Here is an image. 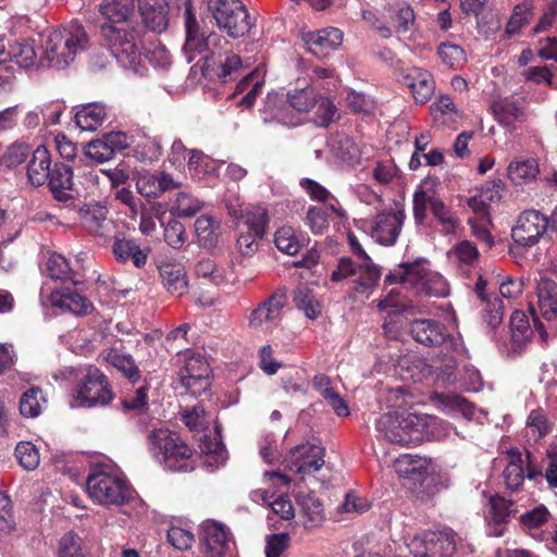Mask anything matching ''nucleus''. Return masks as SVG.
<instances>
[{
    "instance_id": "obj_1",
    "label": "nucleus",
    "mask_w": 557,
    "mask_h": 557,
    "mask_svg": "<svg viewBox=\"0 0 557 557\" xmlns=\"http://www.w3.org/2000/svg\"><path fill=\"white\" fill-rule=\"evenodd\" d=\"M134 10V0H103L99 5V12L107 21L101 33L111 53L123 67L138 72L141 40L137 28L129 23Z\"/></svg>"
},
{
    "instance_id": "obj_2",
    "label": "nucleus",
    "mask_w": 557,
    "mask_h": 557,
    "mask_svg": "<svg viewBox=\"0 0 557 557\" xmlns=\"http://www.w3.org/2000/svg\"><path fill=\"white\" fill-rule=\"evenodd\" d=\"M89 497L106 507H121L137 499V493L115 467L100 463L92 467L86 480Z\"/></svg>"
},
{
    "instance_id": "obj_3",
    "label": "nucleus",
    "mask_w": 557,
    "mask_h": 557,
    "mask_svg": "<svg viewBox=\"0 0 557 557\" xmlns=\"http://www.w3.org/2000/svg\"><path fill=\"white\" fill-rule=\"evenodd\" d=\"M409 332L417 343L442 348L443 366L441 371L449 377L457 367L458 360L465 355V346L460 337L447 334L441 323L431 319L412 321Z\"/></svg>"
},
{
    "instance_id": "obj_4",
    "label": "nucleus",
    "mask_w": 557,
    "mask_h": 557,
    "mask_svg": "<svg viewBox=\"0 0 557 557\" xmlns=\"http://www.w3.org/2000/svg\"><path fill=\"white\" fill-rule=\"evenodd\" d=\"M88 47L89 38L84 27L72 24L49 33L44 44L42 60L51 67L64 69Z\"/></svg>"
},
{
    "instance_id": "obj_5",
    "label": "nucleus",
    "mask_w": 557,
    "mask_h": 557,
    "mask_svg": "<svg viewBox=\"0 0 557 557\" xmlns=\"http://www.w3.org/2000/svg\"><path fill=\"white\" fill-rule=\"evenodd\" d=\"M317 103V92L312 86L295 88L287 95L269 94L263 108V120L267 123L277 121L281 124L293 126L298 124L294 111L307 113Z\"/></svg>"
},
{
    "instance_id": "obj_6",
    "label": "nucleus",
    "mask_w": 557,
    "mask_h": 557,
    "mask_svg": "<svg viewBox=\"0 0 557 557\" xmlns=\"http://www.w3.org/2000/svg\"><path fill=\"white\" fill-rule=\"evenodd\" d=\"M386 281L408 285L429 296L444 297L448 294L446 280L440 273L433 272L425 259L399 264L387 275Z\"/></svg>"
},
{
    "instance_id": "obj_7",
    "label": "nucleus",
    "mask_w": 557,
    "mask_h": 557,
    "mask_svg": "<svg viewBox=\"0 0 557 557\" xmlns=\"http://www.w3.org/2000/svg\"><path fill=\"white\" fill-rule=\"evenodd\" d=\"M148 450L152 457L171 470H187V461L193 453L182 437L169 429H158L149 433Z\"/></svg>"
},
{
    "instance_id": "obj_8",
    "label": "nucleus",
    "mask_w": 557,
    "mask_h": 557,
    "mask_svg": "<svg viewBox=\"0 0 557 557\" xmlns=\"http://www.w3.org/2000/svg\"><path fill=\"white\" fill-rule=\"evenodd\" d=\"M420 413L404 411L385 413L376 422L379 433L389 443L407 446L423 442Z\"/></svg>"
},
{
    "instance_id": "obj_9",
    "label": "nucleus",
    "mask_w": 557,
    "mask_h": 557,
    "mask_svg": "<svg viewBox=\"0 0 557 557\" xmlns=\"http://www.w3.org/2000/svg\"><path fill=\"white\" fill-rule=\"evenodd\" d=\"M428 208L444 233L451 234L459 226L460 220L440 198L433 181H424L413 194V216L417 223L424 221Z\"/></svg>"
},
{
    "instance_id": "obj_10",
    "label": "nucleus",
    "mask_w": 557,
    "mask_h": 557,
    "mask_svg": "<svg viewBox=\"0 0 557 557\" xmlns=\"http://www.w3.org/2000/svg\"><path fill=\"white\" fill-rule=\"evenodd\" d=\"M185 30L186 40L183 50L188 62H193L197 54L201 55L206 66L210 67V60L216 54L219 48L227 45V40L216 33H210L208 36L199 33L198 22L188 4L185 9Z\"/></svg>"
},
{
    "instance_id": "obj_11",
    "label": "nucleus",
    "mask_w": 557,
    "mask_h": 557,
    "mask_svg": "<svg viewBox=\"0 0 557 557\" xmlns=\"http://www.w3.org/2000/svg\"><path fill=\"white\" fill-rule=\"evenodd\" d=\"M185 30L186 40L183 50L188 62H193L197 54L201 55L206 66L210 67V60L216 54L219 48L227 45V40L216 33H210L208 36L199 33L198 22L188 4L185 9Z\"/></svg>"
},
{
    "instance_id": "obj_12",
    "label": "nucleus",
    "mask_w": 557,
    "mask_h": 557,
    "mask_svg": "<svg viewBox=\"0 0 557 557\" xmlns=\"http://www.w3.org/2000/svg\"><path fill=\"white\" fill-rule=\"evenodd\" d=\"M209 10L216 26L232 38L249 34L252 23L240 0H210Z\"/></svg>"
},
{
    "instance_id": "obj_13",
    "label": "nucleus",
    "mask_w": 557,
    "mask_h": 557,
    "mask_svg": "<svg viewBox=\"0 0 557 557\" xmlns=\"http://www.w3.org/2000/svg\"><path fill=\"white\" fill-rule=\"evenodd\" d=\"M113 398L106 375L97 368L89 367L76 385L71 406L91 408L108 405Z\"/></svg>"
},
{
    "instance_id": "obj_14",
    "label": "nucleus",
    "mask_w": 557,
    "mask_h": 557,
    "mask_svg": "<svg viewBox=\"0 0 557 557\" xmlns=\"http://www.w3.org/2000/svg\"><path fill=\"white\" fill-rule=\"evenodd\" d=\"M407 547L413 557H448L456 550V534L450 529L429 531L413 536Z\"/></svg>"
},
{
    "instance_id": "obj_15",
    "label": "nucleus",
    "mask_w": 557,
    "mask_h": 557,
    "mask_svg": "<svg viewBox=\"0 0 557 557\" xmlns=\"http://www.w3.org/2000/svg\"><path fill=\"white\" fill-rule=\"evenodd\" d=\"M404 219V210L394 208L379 212L364 224L373 240L384 246H392L400 234Z\"/></svg>"
},
{
    "instance_id": "obj_16",
    "label": "nucleus",
    "mask_w": 557,
    "mask_h": 557,
    "mask_svg": "<svg viewBox=\"0 0 557 557\" xmlns=\"http://www.w3.org/2000/svg\"><path fill=\"white\" fill-rule=\"evenodd\" d=\"M230 529L215 520H206L200 525L199 541L202 557H225L232 544Z\"/></svg>"
},
{
    "instance_id": "obj_17",
    "label": "nucleus",
    "mask_w": 557,
    "mask_h": 557,
    "mask_svg": "<svg viewBox=\"0 0 557 557\" xmlns=\"http://www.w3.org/2000/svg\"><path fill=\"white\" fill-rule=\"evenodd\" d=\"M505 469L503 471L504 482L508 490L517 491L525 478L533 479L541 474V471L531 467L530 454L523 455L518 449H510L500 458Z\"/></svg>"
},
{
    "instance_id": "obj_18",
    "label": "nucleus",
    "mask_w": 557,
    "mask_h": 557,
    "mask_svg": "<svg viewBox=\"0 0 557 557\" xmlns=\"http://www.w3.org/2000/svg\"><path fill=\"white\" fill-rule=\"evenodd\" d=\"M547 219L539 211L523 212L517 224L512 227L511 237L518 246L531 247L535 245L547 230Z\"/></svg>"
},
{
    "instance_id": "obj_19",
    "label": "nucleus",
    "mask_w": 557,
    "mask_h": 557,
    "mask_svg": "<svg viewBox=\"0 0 557 557\" xmlns=\"http://www.w3.org/2000/svg\"><path fill=\"white\" fill-rule=\"evenodd\" d=\"M324 462V448L305 443L290 450L288 467L290 471L306 475L318 472Z\"/></svg>"
},
{
    "instance_id": "obj_20",
    "label": "nucleus",
    "mask_w": 557,
    "mask_h": 557,
    "mask_svg": "<svg viewBox=\"0 0 557 557\" xmlns=\"http://www.w3.org/2000/svg\"><path fill=\"white\" fill-rule=\"evenodd\" d=\"M209 364L199 354H193L185 359L180 370L181 383L194 395H200L209 386Z\"/></svg>"
},
{
    "instance_id": "obj_21",
    "label": "nucleus",
    "mask_w": 557,
    "mask_h": 557,
    "mask_svg": "<svg viewBox=\"0 0 557 557\" xmlns=\"http://www.w3.org/2000/svg\"><path fill=\"white\" fill-rule=\"evenodd\" d=\"M286 305L284 294H274L252 310L249 325L262 331H272L282 319L283 308Z\"/></svg>"
},
{
    "instance_id": "obj_22",
    "label": "nucleus",
    "mask_w": 557,
    "mask_h": 557,
    "mask_svg": "<svg viewBox=\"0 0 557 557\" xmlns=\"http://www.w3.org/2000/svg\"><path fill=\"white\" fill-rule=\"evenodd\" d=\"M401 83L409 88L417 103H426L435 91L433 75L421 67L406 69L401 76Z\"/></svg>"
},
{
    "instance_id": "obj_23",
    "label": "nucleus",
    "mask_w": 557,
    "mask_h": 557,
    "mask_svg": "<svg viewBox=\"0 0 557 557\" xmlns=\"http://www.w3.org/2000/svg\"><path fill=\"white\" fill-rule=\"evenodd\" d=\"M436 407L450 417H462L463 419L479 420L481 414L484 412L478 409L472 403L468 401L465 397L448 393V394H436L433 398Z\"/></svg>"
},
{
    "instance_id": "obj_24",
    "label": "nucleus",
    "mask_w": 557,
    "mask_h": 557,
    "mask_svg": "<svg viewBox=\"0 0 557 557\" xmlns=\"http://www.w3.org/2000/svg\"><path fill=\"white\" fill-rule=\"evenodd\" d=\"M180 184L176 183L170 174L164 172L139 173L136 177V189L145 198H158L168 190L178 188Z\"/></svg>"
},
{
    "instance_id": "obj_25",
    "label": "nucleus",
    "mask_w": 557,
    "mask_h": 557,
    "mask_svg": "<svg viewBox=\"0 0 557 557\" xmlns=\"http://www.w3.org/2000/svg\"><path fill=\"white\" fill-rule=\"evenodd\" d=\"M304 40L312 54L323 58L327 55L330 51L341 46L343 33L338 28L327 27L315 33L306 34Z\"/></svg>"
},
{
    "instance_id": "obj_26",
    "label": "nucleus",
    "mask_w": 557,
    "mask_h": 557,
    "mask_svg": "<svg viewBox=\"0 0 557 557\" xmlns=\"http://www.w3.org/2000/svg\"><path fill=\"white\" fill-rule=\"evenodd\" d=\"M492 110L496 121L505 128L516 129L524 119L523 101L515 98H504L495 101Z\"/></svg>"
},
{
    "instance_id": "obj_27",
    "label": "nucleus",
    "mask_w": 557,
    "mask_h": 557,
    "mask_svg": "<svg viewBox=\"0 0 557 557\" xmlns=\"http://www.w3.org/2000/svg\"><path fill=\"white\" fill-rule=\"evenodd\" d=\"M163 287L174 297H182L188 292V278L184 267L180 263H162L159 267Z\"/></svg>"
},
{
    "instance_id": "obj_28",
    "label": "nucleus",
    "mask_w": 557,
    "mask_h": 557,
    "mask_svg": "<svg viewBox=\"0 0 557 557\" xmlns=\"http://www.w3.org/2000/svg\"><path fill=\"white\" fill-rule=\"evenodd\" d=\"M109 116V110L102 102H91L76 107L75 123L82 131L94 132Z\"/></svg>"
},
{
    "instance_id": "obj_29",
    "label": "nucleus",
    "mask_w": 557,
    "mask_h": 557,
    "mask_svg": "<svg viewBox=\"0 0 557 557\" xmlns=\"http://www.w3.org/2000/svg\"><path fill=\"white\" fill-rule=\"evenodd\" d=\"M194 273L198 280V288L214 287L219 288L228 282L226 270L215 263L214 260L207 258L199 260L194 268Z\"/></svg>"
},
{
    "instance_id": "obj_30",
    "label": "nucleus",
    "mask_w": 557,
    "mask_h": 557,
    "mask_svg": "<svg viewBox=\"0 0 557 557\" xmlns=\"http://www.w3.org/2000/svg\"><path fill=\"white\" fill-rule=\"evenodd\" d=\"M49 188L53 197L59 201H67L72 198L73 172L64 163H55L49 176Z\"/></svg>"
},
{
    "instance_id": "obj_31",
    "label": "nucleus",
    "mask_w": 557,
    "mask_h": 557,
    "mask_svg": "<svg viewBox=\"0 0 557 557\" xmlns=\"http://www.w3.org/2000/svg\"><path fill=\"white\" fill-rule=\"evenodd\" d=\"M537 310L547 321L557 318V284L549 278H541L536 287Z\"/></svg>"
},
{
    "instance_id": "obj_32",
    "label": "nucleus",
    "mask_w": 557,
    "mask_h": 557,
    "mask_svg": "<svg viewBox=\"0 0 557 557\" xmlns=\"http://www.w3.org/2000/svg\"><path fill=\"white\" fill-rule=\"evenodd\" d=\"M223 48H219L216 54L210 60V67L219 79L227 83L236 79L243 63L239 55L233 52H222Z\"/></svg>"
},
{
    "instance_id": "obj_33",
    "label": "nucleus",
    "mask_w": 557,
    "mask_h": 557,
    "mask_svg": "<svg viewBox=\"0 0 557 557\" xmlns=\"http://www.w3.org/2000/svg\"><path fill=\"white\" fill-rule=\"evenodd\" d=\"M50 301L53 307L76 315L86 314L91 308V304L86 297L67 288L52 292Z\"/></svg>"
},
{
    "instance_id": "obj_34",
    "label": "nucleus",
    "mask_w": 557,
    "mask_h": 557,
    "mask_svg": "<svg viewBox=\"0 0 557 557\" xmlns=\"http://www.w3.org/2000/svg\"><path fill=\"white\" fill-rule=\"evenodd\" d=\"M297 504L306 528L319 527L325 519L321 500L312 493H299Z\"/></svg>"
},
{
    "instance_id": "obj_35",
    "label": "nucleus",
    "mask_w": 557,
    "mask_h": 557,
    "mask_svg": "<svg viewBox=\"0 0 557 557\" xmlns=\"http://www.w3.org/2000/svg\"><path fill=\"white\" fill-rule=\"evenodd\" d=\"M51 158L48 149L44 146L37 147L27 166V176L32 185L41 186L50 176Z\"/></svg>"
},
{
    "instance_id": "obj_36",
    "label": "nucleus",
    "mask_w": 557,
    "mask_h": 557,
    "mask_svg": "<svg viewBox=\"0 0 557 557\" xmlns=\"http://www.w3.org/2000/svg\"><path fill=\"white\" fill-rule=\"evenodd\" d=\"M112 251L115 260L121 263L132 261L136 268H141L147 262V252L132 239H115Z\"/></svg>"
},
{
    "instance_id": "obj_37",
    "label": "nucleus",
    "mask_w": 557,
    "mask_h": 557,
    "mask_svg": "<svg viewBox=\"0 0 557 557\" xmlns=\"http://www.w3.org/2000/svg\"><path fill=\"white\" fill-rule=\"evenodd\" d=\"M533 329L522 310H516L510 317V341L513 350H520L531 341Z\"/></svg>"
},
{
    "instance_id": "obj_38",
    "label": "nucleus",
    "mask_w": 557,
    "mask_h": 557,
    "mask_svg": "<svg viewBox=\"0 0 557 557\" xmlns=\"http://www.w3.org/2000/svg\"><path fill=\"white\" fill-rule=\"evenodd\" d=\"M220 221L209 214H202L195 221V232L199 244L212 248L219 238Z\"/></svg>"
},
{
    "instance_id": "obj_39",
    "label": "nucleus",
    "mask_w": 557,
    "mask_h": 557,
    "mask_svg": "<svg viewBox=\"0 0 557 557\" xmlns=\"http://www.w3.org/2000/svg\"><path fill=\"white\" fill-rule=\"evenodd\" d=\"M107 361L132 382L140 377V372L133 357L117 348H111L106 357Z\"/></svg>"
},
{
    "instance_id": "obj_40",
    "label": "nucleus",
    "mask_w": 557,
    "mask_h": 557,
    "mask_svg": "<svg viewBox=\"0 0 557 557\" xmlns=\"http://www.w3.org/2000/svg\"><path fill=\"white\" fill-rule=\"evenodd\" d=\"M548 518L549 512L547 508L541 505L521 515L520 522L532 537L543 541L545 536L541 529L548 521Z\"/></svg>"
},
{
    "instance_id": "obj_41",
    "label": "nucleus",
    "mask_w": 557,
    "mask_h": 557,
    "mask_svg": "<svg viewBox=\"0 0 557 557\" xmlns=\"http://www.w3.org/2000/svg\"><path fill=\"white\" fill-rule=\"evenodd\" d=\"M299 184L312 200L323 202L324 206H329V210L335 213V215H342L339 202L322 185L310 178H302Z\"/></svg>"
},
{
    "instance_id": "obj_42",
    "label": "nucleus",
    "mask_w": 557,
    "mask_h": 557,
    "mask_svg": "<svg viewBox=\"0 0 557 557\" xmlns=\"http://www.w3.org/2000/svg\"><path fill=\"white\" fill-rule=\"evenodd\" d=\"M539 171L536 160H517L508 165V177L516 185H521L533 181L539 174Z\"/></svg>"
},
{
    "instance_id": "obj_43",
    "label": "nucleus",
    "mask_w": 557,
    "mask_h": 557,
    "mask_svg": "<svg viewBox=\"0 0 557 557\" xmlns=\"http://www.w3.org/2000/svg\"><path fill=\"white\" fill-rule=\"evenodd\" d=\"M499 199L498 190L486 188L480 190L468 199V206L474 214L472 218H490V208L493 202Z\"/></svg>"
},
{
    "instance_id": "obj_44",
    "label": "nucleus",
    "mask_w": 557,
    "mask_h": 557,
    "mask_svg": "<svg viewBox=\"0 0 557 557\" xmlns=\"http://www.w3.org/2000/svg\"><path fill=\"white\" fill-rule=\"evenodd\" d=\"M294 301L296 307L304 311L307 318L313 320L322 312V305L319 299L315 297L313 292L301 285L297 288L294 296Z\"/></svg>"
},
{
    "instance_id": "obj_45",
    "label": "nucleus",
    "mask_w": 557,
    "mask_h": 557,
    "mask_svg": "<svg viewBox=\"0 0 557 557\" xmlns=\"http://www.w3.org/2000/svg\"><path fill=\"white\" fill-rule=\"evenodd\" d=\"M47 400L39 387H32L26 391L20 400V411L26 418L38 417L46 405Z\"/></svg>"
},
{
    "instance_id": "obj_46",
    "label": "nucleus",
    "mask_w": 557,
    "mask_h": 557,
    "mask_svg": "<svg viewBox=\"0 0 557 557\" xmlns=\"http://www.w3.org/2000/svg\"><path fill=\"white\" fill-rule=\"evenodd\" d=\"M262 86L263 83L259 79V75L256 72L247 74L237 85V92L247 90V94L240 99L238 106L250 109L260 95Z\"/></svg>"
},
{
    "instance_id": "obj_47",
    "label": "nucleus",
    "mask_w": 557,
    "mask_h": 557,
    "mask_svg": "<svg viewBox=\"0 0 557 557\" xmlns=\"http://www.w3.org/2000/svg\"><path fill=\"white\" fill-rule=\"evenodd\" d=\"M47 273L53 280L71 281L75 285L82 282L75 277V273L70 268L67 260L59 253H52L48 258Z\"/></svg>"
},
{
    "instance_id": "obj_48",
    "label": "nucleus",
    "mask_w": 557,
    "mask_h": 557,
    "mask_svg": "<svg viewBox=\"0 0 557 557\" xmlns=\"http://www.w3.org/2000/svg\"><path fill=\"white\" fill-rule=\"evenodd\" d=\"M398 295L399 293L393 288L377 305V308L381 311L389 312V321L385 322L383 325L386 334H391L393 332L394 324H396L399 313L406 308V304L399 299Z\"/></svg>"
},
{
    "instance_id": "obj_49",
    "label": "nucleus",
    "mask_w": 557,
    "mask_h": 557,
    "mask_svg": "<svg viewBox=\"0 0 557 557\" xmlns=\"http://www.w3.org/2000/svg\"><path fill=\"white\" fill-rule=\"evenodd\" d=\"M274 243L276 248L289 256H295L302 247L298 235L292 226L280 227L274 235Z\"/></svg>"
},
{
    "instance_id": "obj_50",
    "label": "nucleus",
    "mask_w": 557,
    "mask_h": 557,
    "mask_svg": "<svg viewBox=\"0 0 557 557\" xmlns=\"http://www.w3.org/2000/svg\"><path fill=\"white\" fill-rule=\"evenodd\" d=\"M420 418H422L421 420L423 423V431L425 433L423 436V442L430 440H443L447 437L453 430V426L449 422L444 421L435 416L420 413Z\"/></svg>"
},
{
    "instance_id": "obj_51",
    "label": "nucleus",
    "mask_w": 557,
    "mask_h": 557,
    "mask_svg": "<svg viewBox=\"0 0 557 557\" xmlns=\"http://www.w3.org/2000/svg\"><path fill=\"white\" fill-rule=\"evenodd\" d=\"M357 280L355 290L358 293H366L375 286L380 278V270L371 262L363 261L362 264L357 267Z\"/></svg>"
},
{
    "instance_id": "obj_52",
    "label": "nucleus",
    "mask_w": 557,
    "mask_h": 557,
    "mask_svg": "<svg viewBox=\"0 0 557 557\" xmlns=\"http://www.w3.org/2000/svg\"><path fill=\"white\" fill-rule=\"evenodd\" d=\"M394 467L400 476L422 475L426 472V461L419 456L410 454L399 456L395 460Z\"/></svg>"
},
{
    "instance_id": "obj_53",
    "label": "nucleus",
    "mask_w": 557,
    "mask_h": 557,
    "mask_svg": "<svg viewBox=\"0 0 557 557\" xmlns=\"http://www.w3.org/2000/svg\"><path fill=\"white\" fill-rule=\"evenodd\" d=\"M272 494L268 490L255 491L251 494L253 500L261 499L263 503H269L272 510L281 518L288 520L294 517V508L289 499L285 497H277L271 502Z\"/></svg>"
},
{
    "instance_id": "obj_54",
    "label": "nucleus",
    "mask_w": 557,
    "mask_h": 557,
    "mask_svg": "<svg viewBox=\"0 0 557 557\" xmlns=\"http://www.w3.org/2000/svg\"><path fill=\"white\" fill-rule=\"evenodd\" d=\"M449 259L459 267H470L479 259L478 248L469 240H462L448 252Z\"/></svg>"
},
{
    "instance_id": "obj_55",
    "label": "nucleus",
    "mask_w": 557,
    "mask_h": 557,
    "mask_svg": "<svg viewBox=\"0 0 557 557\" xmlns=\"http://www.w3.org/2000/svg\"><path fill=\"white\" fill-rule=\"evenodd\" d=\"M431 111L434 119L443 124L455 122V117H460L461 114L457 109L454 100L449 96H441L432 106Z\"/></svg>"
},
{
    "instance_id": "obj_56",
    "label": "nucleus",
    "mask_w": 557,
    "mask_h": 557,
    "mask_svg": "<svg viewBox=\"0 0 557 557\" xmlns=\"http://www.w3.org/2000/svg\"><path fill=\"white\" fill-rule=\"evenodd\" d=\"M525 430L530 440L537 442L543 438L550 430V423L545 412L541 409L532 410L529 414Z\"/></svg>"
},
{
    "instance_id": "obj_57",
    "label": "nucleus",
    "mask_w": 557,
    "mask_h": 557,
    "mask_svg": "<svg viewBox=\"0 0 557 557\" xmlns=\"http://www.w3.org/2000/svg\"><path fill=\"white\" fill-rule=\"evenodd\" d=\"M331 214L329 206L324 207H310L306 214L305 223L313 234H323L329 227V220Z\"/></svg>"
},
{
    "instance_id": "obj_58",
    "label": "nucleus",
    "mask_w": 557,
    "mask_h": 557,
    "mask_svg": "<svg viewBox=\"0 0 557 557\" xmlns=\"http://www.w3.org/2000/svg\"><path fill=\"white\" fill-rule=\"evenodd\" d=\"M331 148L335 156L347 163H352L359 158V149L346 135H338L332 139Z\"/></svg>"
},
{
    "instance_id": "obj_59",
    "label": "nucleus",
    "mask_w": 557,
    "mask_h": 557,
    "mask_svg": "<svg viewBox=\"0 0 557 557\" xmlns=\"http://www.w3.org/2000/svg\"><path fill=\"white\" fill-rule=\"evenodd\" d=\"M244 227L255 232L256 235H264L268 225V211L265 208L256 206L248 209L244 215Z\"/></svg>"
},
{
    "instance_id": "obj_60",
    "label": "nucleus",
    "mask_w": 557,
    "mask_h": 557,
    "mask_svg": "<svg viewBox=\"0 0 557 557\" xmlns=\"http://www.w3.org/2000/svg\"><path fill=\"white\" fill-rule=\"evenodd\" d=\"M202 208V202L187 193H178L171 212L180 218L191 216Z\"/></svg>"
},
{
    "instance_id": "obj_61",
    "label": "nucleus",
    "mask_w": 557,
    "mask_h": 557,
    "mask_svg": "<svg viewBox=\"0 0 557 557\" xmlns=\"http://www.w3.org/2000/svg\"><path fill=\"white\" fill-rule=\"evenodd\" d=\"M496 284L498 285L499 294L506 299H517L524 290V280L522 277L502 276L498 274Z\"/></svg>"
},
{
    "instance_id": "obj_62",
    "label": "nucleus",
    "mask_w": 557,
    "mask_h": 557,
    "mask_svg": "<svg viewBox=\"0 0 557 557\" xmlns=\"http://www.w3.org/2000/svg\"><path fill=\"white\" fill-rule=\"evenodd\" d=\"M15 456L20 465L26 470H34L39 465V453L30 442H21L16 445Z\"/></svg>"
},
{
    "instance_id": "obj_63",
    "label": "nucleus",
    "mask_w": 557,
    "mask_h": 557,
    "mask_svg": "<svg viewBox=\"0 0 557 557\" xmlns=\"http://www.w3.org/2000/svg\"><path fill=\"white\" fill-rule=\"evenodd\" d=\"M437 53L442 62L453 69H458L466 62L465 51L458 45L442 44Z\"/></svg>"
},
{
    "instance_id": "obj_64",
    "label": "nucleus",
    "mask_w": 557,
    "mask_h": 557,
    "mask_svg": "<svg viewBox=\"0 0 557 557\" xmlns=\"http://www.w3.org/2000/svg\"><path fill=\"white\" fill-rule=\"evenodd\" d=\"M82 539L72 532L64 534L59 544V557H86L82 550Z\"/></svg>"
}]
</instances>
